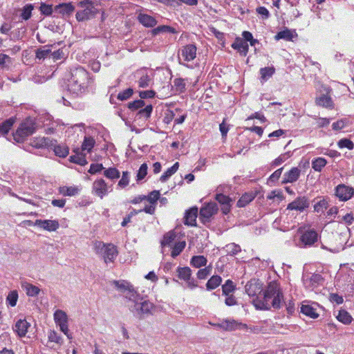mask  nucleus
<instances>
[{
    "label": "nucleus",
    "mask_w": 354,
    "mask_h": 354,
    "mask_svg": "<svg viewBox=\"0 0 354 354\" xmlns=\"http://www.w3.org/2000/svg\"><path fill=\"white\" fill-rule=\"evenodd\" d=\"M18 300V292L17 290H12L9 292L6 297V304L8 306L15 307L17 305Z\"/></svg>",
    "instance_id": "54"
},
{
    "label": "nucleus",
    "mask_w": 354,
    "mask_h": 354,
    "mask_svg": "<svg viewBox=\"0 0 354 354\" xmlns=\"http://www.w3.org/2000/svg\"><path fill=\"white\" fill-rule=\"evenodd\" d=\"M185 246H186V243L185 241L176 243L174 244V247L172 248L171 256L173 258H176L183 252V250L185 249Z\"/></svg>",
    "instance_id": "48"
},
{
    "label": "nucleus",
    "mask_w": 354,
    "mask_h": 354,
    "mask_svg": "<svg viewBox=\"0 0 354 354\" xmlns=\"http://www.w3.org/2000/svg\"><path fill=\"white\" fill-rule=\"evenodd\" d=\"M283 169V167H281L274 171L268 178L267 184L269 185H274L281 176Z\"/></svg>",
    "instance_id": "50"
},
{
    "label": "nucleus",
    "mask_w": 354,
    "mask_h": 354,
    "mask_svg": "<svg viewBox=\"0 0 354 354\" xmlns=\"http://www.w3.org/2000/svg\"><path fill=\"white\" fill-rule=\"evenodd\" d=\"M337 319L339 322L345 325L351 324L352 321L353 320L352 316L346 310H340L337 316Z\"/></svg>",
    "instance_id": "41"
},
{
    "label": "nucleus",
    "mask_w": 354,
    "mask_h": 354,
    "mask_svg": "<svg viewBox=\"0 0 354 354\" xmlns=\"http://www.w3.org/2000/svg\"><path fill=\"white\" fill-rule=\"evenodd\" d=\"M225 250L228 255L234 256L240 252L241 249L239 245L232 243L225 245Z\"/></svg>",
    "instance_id": "56"
},
{
    "label": "nucleus",
    "mask_w": 354,
    "mask_h": 354,
    "mask_svg": "<svg viewBox=\"0 0 354 354\" xmlns=\"http://www.w3.org/2000/svg\"><path fill=\"white\" fill-rule=\"evenodd\" d=\"M67 90L75 96H80L88 91L93 82L89 73L81 66H74L66 75Z\"/></svg>",
    "instance_id": "1"
},
{
    "label": "nucleus",
    "mask_w": 354,
    "mask_h": 354,
    "mask_svg": "<svg viewBox=\"0 0 354 354\" xmlns=\"http://www.w3.org/2000/svg\"><path fill=\"white\" fill-rule=\"evenodd\" d=\"M207 263V259L204 256H194L191 259V264L195 268H201V266H205Z\"/></svg>",
    "instance_id": "52"
},
{
    "label": "nucleus",
    "mask_w": 354,
    "mask_h": 354,
    "mask_svg": "<svg viewBox=\"0 0 354 354\" xmlns=\"http://www.w3.org/2000/svg\"><path fill=\"white\" fill-rule=\"evenodd\" d=\"M174 86L176 88V91L179 93H184L186 90L185 80L183 78H176L174 80Z\"/></svg>",
    "instance_id": "57"
},
{
    "label": "nucleus",
    "mask_w": 354,
    "mask_h": 354,
    "mask_svg": "<svg viewBox=\"0 0 354 354\" xmlns=\"http://www.w3.org/2000/svg\"><path fill=\"white\" fill-rule=\"evenodd\" d=\"M55 48V44L44 45L35 50L36 59L41 61L45 59H50L51 50Z\"/></svg>",
    "instance_id": "24"
},
{
    "label": "nucleus",
    "mask_w": 354,
    "mask_h": 354,
    "mask_svg": "<svg viewBox=\"0 0 354 354\" xmlns=\"http://www.w3.org/2000/svg\"><path fill=\"white\" fill-rule=\"evenodd\" d=\"M12 64V59L6 54H0V69L2 71H9Z\"/></svg>",
    "instance_id": "40"
},
{
    "label": "nucleus",
    "mask_w": 354,
    "mask_h": 354,
    "mask_svg": "<svg viewBox=\"0 0 354 354\" xmlns=\"http://www.w3.org/2000/svg\"><path fill=\"white\" fill-rule=\"evenodd\" d=\"M295 37H297L295 30L285 29L277 33L274 36L276 40L283 39L286 41H292Z\"/></svg>",
    "instance_id": "30"
},
{
    "label": "nucleus",
    "mask_w": 354,
    "mask_h": 354,
    "mask_svg": "<svg viewBox=\"0 0 354 354\" xmlns=\"http://www.w3.org/2000/svg\"><path fill=\"white\" fill-rule=\"evenodd\" d=\"M198 209L197 207H192L186 210L184 216V224L187 226H196V218Z\"/></svg>",
    "instance_id": "22"
},
{
    "label": "nucleus",
    "mask_w": 354,
    "mask_h": 354,
    "mask_svg": "<svg viewBox=\"0 0 354 354\" xmlns=\"http://www.w3.org/2000/svg\"><path fill=\"white\" fill-rule=\"evenodd\" d=\"M80 189L76 186H62L59 188V193L64 196H74L78 194Z\"/></svg>",
    "instance_id": "35"
},
{
    "label": "nucleus",
    "mask_w": 354,
    "mask_h": 354,
    "mask_svg": "<svg viewBox=\"0 0 354 354\" xmlns=\"http://www.w3.org/2000/svg\"><path fill=\"white\" fill-rule=\"evenodd\" d=\"M178 277L179 279L187 282V286L193 289L198 286L197 281L192 277V270L189 267H178L177 268Z\"/></svg>",
    "instance_id": "15"
},
{
    "label": "nucleus",
    "mask_w": 354,
    "mask_h": 354,
    "mask_svg": "<svg viewBox=\"0 0 354 354\" xmlns=\"http://www.w3.org/2000/svg\"><path fill=\"white\" fill-rule=\"evenodd\" d=\"M160 193L158 190H153L149 193L147 196V200L151 204L156 205L158 200L160 198Z\"/></svg>",
    "instance_id": "63"
},
{
    "label": "nucleus",
    "mask_w": 354,
    "mask_h": 354,
    "mask_svg": "<svg viewBox=\"0 0 354 354\" xmlns=\"http://www.w3.org/2000/svg\"><path fill=\"white\" fill-rule=\"evenodd\" d=\"M115 287L121 290H128L129 293V300L136 299V297H138V294L136 291L134 290L132 285L129 284L128 282L123 281L122 282H120L119 281H113Z\"/></svg>",
    "instance_id": "26"
},
{
    "label": "nucleus",
    "mask_w": 354,
    "mask_h": 354,
    "mask_svg": "<svg viewBox=\"0 0 354 354\" xmlns=\"http://www.w3.org/2000/svg\"><path fill=\"white\" fill-rule=\"evenodd\" d=\"M54 320L57 325L59 326V330L68 337V339L73 338V334L68 329V317L67 314L62 310H57L54 313Z\"/></svg>",
    "instance_id": "8"
},
{
    "label": "nucleus",
    "mask_w": 354,
    "mask_h": 354,
    "mask_svg": "<svg viewBox=\"0 0 354 354\" xmlns=\"http://www.w3.org/2000/svg\"><path fill=\"white\" fill-rule=\"evenodd\" d=\"M135 76L140 88H147L153 82L152 73L146 68L138 70Z\"/></svg>",
    "instance_id": "12"
},
{
    "label": "nucleus",
    "mask_w": 354,
    "mask_h": 354,
    "mask_svg": "<svg viewBox=\"0 0 354 354\" xmlns=\"http://www.w3.org/2000/svg\"><path fill=\"white\" fill-rule=\"evenodd\" d=\"M51 141L52 140L48 138H41L36 140H34L32 143V145L37 149L47 148L48 149H49Z\"/></svg>",
    "instance_id": "45"
},
{
    "label": "nucleus",
    "mask_w": 354,
    "mask_h": 354,
    "mask_svg": "<svg viewBox=\"0 0 354 354\" xmlns=\"http://www.w3.org/2000/svg\"><path fill=\"white\" fill-rule=\"evenodd\" d=\"M245 292L250 297H261V292H263V283L258 279H251L245 286Z\"/></svg>",
    "instance_id": "10"
},
{
    "label": "nucleus",
    "mask_w": 354,
    "mask_h": 354,
    "mask_svg": "<svg viewBox=\"0 0 354 354\" xmlns=\"http://www.w3.org/2000/svg\"><path fill=\"white\" fill-rule=\"evenodd\" d=\"M49 150H53L55 155L59 158H65L69 153V149L66 145L58 144L55 140H52Z\"/></svg>",
    "instance_id": "21"
},
{
    "label": "nucleus",
    "mask_w": 354,
    "mask_h": 354,
    "mask_svg": "<svg viewBox=\"0 0 354 354\" xmlns=\"http://www.w3.org/2000/svg\"><path fill=\"white\" fill-rule=\"evenodd\" d=\"M133 94V89L132 88H128L121 92L117 95V99L120 101H124L129 99Z\"/></svg>",
    "instance_id": "60"
},
{
    "label": "nucleus",
    "mask_w": 354,
    "mask_h": 354,
    "mask_svg": "<svg viewBox=\"0 0 354 354\" xmlns=\"http://www.w3.org/2000/svg\"><path fill=\"white\" fill-rule=\"evenodd\" d=\"M291 155L292 154L290 151L281 154L270 163V169H272L276 167L281 165L288 158H289L291 156Z\"/></svg>",
    "instance_id": "46"
},
{
    "label": "nucleus",
    "mask_w": 354,
    "mask_h": 354,
    "mask_svg": "<svg viewBox=\"0 0 354 354\" xmlns=\"http://www.w3.org/2000/svg\"><path fill=\"white\" fill-rule=\"evenodd\" d=\"M33 9V4L27 3L21 9L19 10V16L21 19L24 21L28 20L32 16V11Z\"/></svg>",
    "instance_id": "36"
},
{
    "label": "nucleus",
    "mask_w": 354,
    "mask_h": 354,
    "mask_svg": "<svg viewBox=\"0 0 354 354\" xmlns=\"http://www.w3.org/2000/svg\"><path fill=\"white\" fill-rule=\"evenodd\" d=\"M145 106V102L141 99L136 100L133 102H129L127 104L128 108L132 111H139Z\"/></svg>",
    "instance_id": "58"
},
{
    "label": "nucleus",
    "mask_w": 354,
    "mask_h": 354,
    "mask_svg": "<svg viewBox=\"0 0 354 354\" xmlns=\"http://www.w3.org/2000/svg\"><path fill=\"white\" fill-rule=\"evenodd\" d=\"M337 145L341 149L347 148L349 150H352L354 148L353 142L348 138L340 139L337 142Z\"/></svg>",
    "instance_id": "61"
},
{
    "label": "nucleus",
    "mask_w": 354,
    "mask_h": 354,
    "mask_svg": "<svg viewBox=\"0 0 354 354\" xmlns=\"http://www.w3.org/2000/svg\"><path fill=\"white\" fill-rule=\"evenodd\" d=\"M67 56L68 50L65 47L57 49V46H55V48L51 50L50 59H53V62L64 59Z\"/></svg>",
    "instance_id": "28"
},
{
    "label": "nucleus",
    "mask_w": 354,
    "mask_h": 354,
    "mask_svg": "<svg viewBox=\"0 0 354 354\" xmlns=\"http://www.w3.org/2000/svg\"><path fill=\"white\" fill-rule=\"evenodd\" d=\"M310 206V201L306 196H297L293 201L288 203L287 209L295 210L299 212H303Z\"/></svg>",
    "instance_id": "14"
},
{
    "label": "nucleus",
    "mask_w": 354,
    "mask_h": 354,
    "mask_svg": "<svg viewBox=\"0 0 354 354\" xmlns=\"http://www.w3.org/2000/svg\"><path fill=\"white\" fill-rule=\"evenodd\" d=\"M175 238V233L174 232H169L164 235L161 245L162 246L169 245L174 241Z\"/></svg>",
    "instance_id": "62"
},
{
    "label": "nucleus",
    "mask_w": 354,
    "mask_h": 354,
    "mask_svg": "<svg viewBox=\"0 0 354 354\" xmlns=\"http://www.w3.org/2000/svg\"><path fill=\"white\" fill-rule=\"evenodd\" d=\"M327 160L322 157L315 158L312 160V168L315 171L320 172L326 165Z\"/></svg>",
    "instance_id": "43"
},
{
    "label": "nucleus",
    "mask_w": 354,
    "mask_h": 354,
    "mask_svg": "<svg viewBox=\"0 0 354 354\" xmlns=\"http://www.w3.org/2000/svg\"><path fill=\"white\" fill-rule=\"evenodd\" d=\"M334 195L339 201L346 202L354 196V188L345 184H339L334 189Z\"/></svg>",
    "instance_id": "9"
},
{
    "label": "nucleus",
    "mask_w": 354,
    "mask_h": 354,
    "mask_svg": "<svg viewBox=\"0 0 354 354\" xmlns=\"http://www.w3.org/2000/svg\"><path fill=\"white\" fill-rule=\"evenodd\" d=\"M349 120L346 118H343L335 122L332 124V129L334 131H339L349 124Z\"/></svg>",
    "instance_id": "53"
},
{
    "label": "nucleus",
    "mask_w": 354,
    "mask_h": 354,
    "mask_svg": "<svg viewBox=\"0 0 354 354\" xmlns=\"http://www.w3.org/2000/svg\"><path fill=\"white\" fill-rule=\"evenodd\" d=\"M39 10L42 15L55 17V6H53V4H49L46 2H41L39 7Z\"/></svg>",
    "instance_id": "34"
},
{
    "label": "nucleus",
    "mask_w": 354,
    "mask_h": 354,
    "mask_svg": "<svg viewBox=\"0 0 354 354\" xmlns=\"http://www.w3.org/2000/svg\"><path fill=\"white\" fill-rule=\"evenodd\" d=\"M222 282V278L219 275H213L207 282L206 288L212 290L218 287Z\"/></svg>",
    "instance_id": "42"
},
{
    "label": "nucleus",
    "mask_w": 354,
    "mask_h": 354,
    "mask_svg": "<svg viewBox=\"0 0 354 354\" xmlns=\"http://www.w3.org/2000/svg\"><path fill=\"white\" fill-rule=\"evenodd\" d=\"M77 10L75 18L78 22L95 19L100 17L103 22L106 17L97 0H82L76 3Z\"/></svg>",
    "instance_id": "3"
},
{
    "label": "nucleus",
    "mask_w": 354,
    "mask_h": 354,
    "mask_svg": "<svg viewBox=\"0 0 354 354\" xmlns=\"http://www.w3.org/2000/svg\"><path fill=\"white\" fill-rule=\"evenodd\" d=\"M218 207L216 203H210L200 210V219L203 223L209 221V218L217 212Z\"/></svg>",
    "instance_id": "18"
},
{
    "label": "nucleus",
    "mask_w": 354,
    "mask_h": 354,
    "mask_svg": "<svg viewBox=\"0 0 354 354\" xmlns=\"http://www.w3.org/2000/svg\"><path fill=\"white\" fill-rule=\"evenodd\" d=\"M254 198L253 193H245L237 201V206L239 207H243L246 206Z\"/></svg>",
    "instance_id": "47"
},
{
    "label": "nucleus",
    "mask_w": 354,
    "mask_h": 354,
    "mask_svg": "<svg viewBox=\"0 0 354 354\" xmlns=\"http://www.w3.org/2000/svg\"><path fill=\"white\" fill-rule=\"evenodd\" d=\"M94 249L95 253L102 257L106 264L113 262L118 254V248L113 243L96 241L94 243Z\"/></svg>",
    "instance_id": "5"
},
{
    "label": "nucleus",
    "mask_w": 354,
    "mask_h": 354,
    "mask_svg": "<svg viewBox=\"0 0 354 354\" xmlns=\"http://www.w3.org/2000/svg\"><path fill=\"white\" fill-rule=\"evenodd\" d=\"M55 17H61L66 19L73 15L75 10V6L72 2L59 3L55 6Z\"/></svg>",
    "instance_id": "11"
},
{
    "label": "nucleus",
    "mask_w": 354,
    "mask_h": 354,
    "mask_svg": "<svg viewBox=\"0 0 354 354\" xmlns=\"http://www.w3.org/2000/svg\"><path fill=\"white\" fill-rule=\"evenodd\" d=\"M39 126L37 119L28 116L21 121L15 132L12 134V137L16 142L23 143L28 136L36 131Z\"/></svg>",
    "instance_id": "4"
},
{
    "label": "nucleus",
    "mask_w": 354,
    "mask_h": 354,
    "mask_svg": "<svg viewBox=\"0 0 354 354\" xmlns=\"http://www.w3.org/2000/svg\"><path fill=\"white\" fill-rule=\"evenodd\" d=\"M129 176L130 174L129 171H123L122 178L119 180L118 185L121 188H124L125 187H127L129 183Z\"/></svg>",
    "instance_id": "64"
},
{
    "label": "nucleus",
    "mask_w": 354,
    "mask_h": 354,
    "mask_svg": "<svg viewBox=\"0 0 354 354\" xmlns=\"http://www.w3.org/2000/svg\"><path fill=\"white\" fill-rule=\"evenodd\" d=\"M27 223L30 225H33L48 232H55L59 227V223L57 220L37 219L34 223L31 221H27Z\"/></svg>",
    "instance_id": "13"
},
{
    "label": "nucleus",
    "mask_w": 354,
    "mask_h": 354,
    "mask_svg": "<svg viewBox=\"0 0 354 354\" xmlns=\"http://www.w3.org/2000/svg\"><path fill=\"white\" fill-rule=\"evenodd\" d=\"M215 200L221 204L223 214H227L230 211L231 198L228 196L220 193L216 194Z\"/></svg>",
    "instance_id": "23"
},
{
    "label": "nucleus",
    "mask_w": 354,
    "mask_h": 354,
    "mask_svg": "<svg viewBox=\"0 0 354 354\" xmlns=\"http://www.w3.org/2000/svg\"><path fill=\"white\" fill-rule=\"evenodd\" d=\"M152 111L153 106L151 104L145 106L137 112L136 115V120H141L142 121L147 120L151 117Z\"/></svg>",
    "instance_id": "31"
},
{
    "label": "nucleus",
    "mask_w": 354,
    "mask_h": 354,
    "mask_svg": "<svg viewBox=\"0 0 354 354\" xmlns=\"http://www.w3.org/2000/svg\"><path fill=\"white\" fill-rule=\"evenodd\" d=\"M232 47L240 52L241 54L245 56L249 50L248 43L243 41L241 38L237 37L234 42L232 44Z\"/></svg>",
    "instance_id": "29"
},
{
    "label": "nucleus",
    "mask_w": 354,
    "mask_h": 354,
    "mask_svg": "<svg viewBox=\"0 0 354 354\" xmlns=\"http://www.w3.org/2000/svg\"><path fill=\"white\" fill-rule=\"evenodd\" d=\"M235 290V286L232 280L227 279L225 283L222 286L223 295L228 296Z\"/></svg>",
    "instance_id": "51"
},
{
    "label": "nucleus",
    "mask_w": 354,
    "mask_h": 354,
    "mask_svg": "<svg viewBox=\"0 0 354 354\" xmlns=\"http://www.w3.org/2000/svg\"><path fill=\"white\" fill-rule=\"evenodd\" d=\"M300 312L313 319H317L319 315L317 313V308L313 305L302 304Z\"/></svg>",
    "instance_id": "33"
},
{
    "label": "nucleus",
    "mask_w": 354,
    "mask_h": 354,
    "mask_svg": "<svg viewBox=\"0 0 354 354\" xmlns=\"http://www.w3.org/2000/svg\"><path fill=\"white\" fill-rule=\"evenodd\" d=\"M151 32L153 36L162 37L169 34H175L177 32V31L174 28H172L169 26L161 25L153 28Z\"/></svg>",
    "instance_id": "25"
},
{
    "label": "nucleus",
    "mask_w": 354,
    "mask_h": 354,
    "mask_svg": "<svg viewBox=\"0 0 354 354\" xmlns=\"http://www.w3.org/2000/svg\"><path fill=\"white\" fill-rule=\"evenodd\" d=\"M21 286L26 290V295L29 297H37L40 292L39 287L28 282L23 283Z\"/></svg>",
    "instance_id": "37"
},
{
    "label": "nucleus",
    "mask_w": 354,
    "mask_h": 354,
    "mask_svg": "<svg viewBox=\"0 0 354 354\" xmlns=\"http://www.w3.org/2000/svg\"><path fill=\"white\" fill-rule=\"evenodd\" d=\"M30 327V324L26 319H19L12 326V329L19 337H24Z\"/></svg>",
    "instance_id": "19"
},
{
    "label": "nucleus",
    "mask_w": 354,
    "mask_h": 354,
    "mask_svg": "<svg viewBox=\"0 0 354 354\" xmlns=\"http://www.w3.org/2000/svg\"><path fill=\"white\" fill-rule=\"evenodd\" d=\"M179 167V162H175L171 167L168 168L160 178L162 183L166 182L173 174H174Z\"/></svg>",
    "instance_id": "39"
},
{
    "label": "nucleus",
    "mask_w": 354,
    "mask_h": 354,
    "mask_svg": "<svg viewBox=\"0 0 354 354\" xmlns=\"http://www.w3.org/2000/svg\"><path fill=\"white\" fill-rule=\"evenodd\" d=\"M95 144V141L92 137L85 136L82 145V149L83 151H87L88 152H90L93 148Z\"/></svg>",
    "instance_id": "55"
},
{
    "label": "nucleus",
    "mask_w": 354,
    "mask_h": 354,
    "mask_svg": "<svg viewBox=\"0 0 354 354\" xmlns=\"http://www.w3.org/2000/svg\"><path fill=\"white\" fill-rule=\"evenodd\" d=\"M298 232L300 234L298 245L301 248H307L314 246L321 236L314 229L308 227H299Z\"/></svg>",
    "instance_id": "7"
},
{
    "label": "nucleus",
    "mask_w": 354,
    "mask_h": 354,
    "mask_svg": "<svg viewBox=\"0 0 354 354\" xmlns=\"http://www.w3.org/2000/svg\"><path fill=\"white\" fill-rule=\"evenodd\" d=\"M104 176L106 178L114 181L120 177V173L119 170L115 167H109L108 169H104Z\"/></svg>",
    "instance_id": "44"
},
{
    "label": "nucleus",
    "mask_w": 354,
    "mask_h": 354,
    "mask_svg": "<svg viewBox=\"0 0 354 354\" xmlns=\"http://www.w3.org/2000/svg\"><path fill=\"white\" fill-rule=\"evenodd\" d=\"M16 120V117L12 116L0 123V136L8 134L9 131L15 123Z\"/></svg>",
    "instance_id": "32"
},
{
    "label": "nucleus",
    "mask_w": 354,
    "mask_h": 354,
    "mask_svg": "<svg viewBox=\"0 0 354 354\" xmlns=\"http://www.w3.org/2000/svg\"><path fill=\"white\" fill-rule=\"evenodd\" d=\"M301 175V169L297 167L291 168L288 171L283 175L281 185L287 183H293L297 181Z\"/></svg>",
    "instance_id": "20"
},
{
    "label": "nucleus",
    "mask_w": 354,
    "mask_h": 354,
    "mask_svg": "<svg viewBox=\"0 0 354 354\" xmlns=\"http://www.w3.org/2000/svg\"><path fill=\"white\" fill-rule=\"evenodd\" d=\"M315 103L317 106H322L327 109H333L334 103L332 98L326 94H322L320 96L316 97Z\"/></svg>",
    "instance_id": "27"
},
{
    "label": "nucleus",
    "mask_w": 354,
    "mask_h": 354,
    "mask_svg": "<svg viewBox=\"0 0 354 354\" xmlns=\"http://www.w3.org/2000/svg\"><path fill=\"white\" fill-rule=\"evenodd\" d=\"M196 56V46L194 44H187L183 46L178 52V57H180L185 62L194 60Z\"/></svg>",
    "instance_id": "16"
},
{
    "label": "nucleus",
    "mask_w": 354,
    "mask_h": 354,
    "mask_svg": "<svg viewBox=\"0 0 354 354\" xmlns=\"http://www.w3.org/2000/svg\"><path fill=\"white\" fill-rule=\"evenodd\" d=\"M109 189V187L102 178L96 179L93 183V192L100 198H103L104 196L108 194L110 192Z\"/></svg>",
    "instance_id": "17"
},
{
    "label": "nucleus",
    "mask_w": 354,
    "mask_h": 354,
    "mask_svg": "<svg viewBox=\"0 0 354 354\" xmlns=\"http://www.w3.org/2000/svg\"><path fill=\"white\" fill-rule=\"evenodd\" d=\"M283 299V295L279 283L272 281L268 283L261 297L254 299L253 303L257 309L268 310L272 307L274 309L281 308Z\"/></svg>",
    "instance_id": "2"
},
{
    "label": "nucleus",
    "mask_w": 354,
    "mask_h": 354,
    "mask_svg": "<svg viewBox=\"0 0 354 354\" xmlns=\"http://www.w3.org/2000/svg\"><path fill=\"white\" fill-rule=\"evenodd\" d=\"M275 73L274 66L263 67L260 68L261 82H266Z\"/></svg>",
    "instance_id": "38"
},
{
    "label": "nucleus",
    "mask_w": 354,
    "mask_h": 354,
    "mask_svg": "<svg viewBox=\"0 0 354 354\" xmlns=\"http://www.w3.org/2000/svg\"><path fill=\"white\" fill-rule=\"evenodd\" d=\"M132 299V304L129 306V309L134 316L143 319L145 315L151 314V310L154 306L153 303L147 300L142 301V299H140L139 295L136 299Z\"/></svg>",
    "instance_id": "6"
},
{
    "label": "nucleus",
    "mask_w": 354,
    "mask_h": 354,
    "mask_svg": "<svg viewBox=\"0 0 354 354\" xmlns=\"http://www.w3.org/2000/svg\"><path fill=\"white\" fill-rule=\"evenodd\" d=\"M328 207V201L326 198H322L314 205V211L317 213H322Z\"/></svg>",
    "instance_id": "49"
},
{
    "label": "nucleus",
    "mask_w": 354,
    "mask_h": 354,
    "mask_svg": "<svg viewBox=\"0 0 354 354\" xmlns=\"http://www.w3.org/2000/svg\"><path fill=\"white\" fill-rule=\"evenodd\" d=\"M69 160L71 162L77 164L81 166H84L87 164V160L84 156H82L81 154H75L71 156L69 158Z\"/></svg>",
    "instance_id": "59"
}]
</instances>
